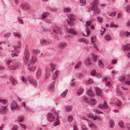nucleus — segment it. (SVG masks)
<instances>
[{"label":"nucleus","instance_id":"nucleus-1","mask_svg":"<svg viewBox=\"0 0 130 130\" xmlns=\"http://www.w3.org/2000/svg\"><path fill=\"white\" fill-rule=\"evenodd\" d=\"M21 62L18 61L13 63L8 67V69L10 70H15L19 68L21 66Z\"/></svg>","mask_w":130,"mask_h":130},{"label":"nucleus","instance_id":"nucleus-2","mask_svg":"<svg viewBox=\"0 0 130 130\" xmlns=\"http://www.w3.org/2000/svg\"><path fill=\"white\" fill-rule=\"evenodd\" d=\"M68 17L69 20H67L68 23L71 27H72V25H73L74 22L73 20H75V17L73 14H69L68 15Z\"/></svg>","mask_w":130,"mask_h":130},{"label":"nucleus","instance_id":"nucleus-3","mask_svg":"<svg viewBox=\"0 0 130 130\" xmlns=\"http://www.w3.org/2000/svg\"><path fill=\"white\" fill-rule=\"evenodd\" d=\"M29 55V51L27 50H25L24 52V56L23 57V59L26 63H27L28 62Z\"/></svg>","mask_w":130,"mask_h":130},{"label":"nucleus","instance_id":"nucleus-4","mask_svg":"<svg viewBox=\"0 0 130 130\" xmlns=\"http://www.w3.org/2000/svg\"><path fill=\"white\" fill-rule=\"evenodd\" d=\"M54 33L56 35H61L62 34V30L60 27L58 26L55 27L53 29Z\"/></svg>","mask_w":130,"mask_h":130},{"label":"nucleus","instance_id":"nucleus-5","mask_svg":"<svg viewBox=\"0 0 130 130\" xmlns=\"http://www.w3.org/2000/svg\"><path fill=\"white\" fill-rule=\"evenodd\" d=\"M10 108L12 110H14L16 109H19V107L16 102L13 101L11 104Z\"/></svg>","mask_w":130,"mask_h":130},{"label":"nucleus","instance_id":"nucleus-6","mask_svg":"<svg viewBox=\"0 0 130 130\" xmlns=\"http://www.w3.org/2000/svg\"><path fill=\"white\" fill-rule=\"evenodd\" d=\"M46 116L47 118L48 121L51 122L54 120L55 118L52 113H48L47 114Z\"/></svg>","mask_w":130,"mask_h":130},{"label":"nucleus","instance_id":"nucleus-7","mask_svg":"<svg viewBox=\"0 0 130 130\" xmlns=\"http://www.w3.org/2000/svg\"><path fill=\"white\" fill-rule=\"evenodd\" d=\"M7 106H0V112L2 114H5L6 112Z\"/></svg>","mask_w":130,"mask_h":130},{"label":"nucleus","instance_id":"nucleus-8","mask_svg":"<svg viewBox=\"0 0 130 130\" xmlns=\"http://www.w3.org/2000/svg\"><path fill=\"white\" fill-rule=\"evenodd\" d=\"M28 69L30 71L33 72L36 68V66L33 65L29 64L28 66Z\"/></svg>","mask_w":130,"mask_h":130},{"label":"nucleus","instance_id":"nucleus-9","mask_svg":"<svg viewBox=\"0 0 130 130\" xmlns=\"http://www.w3.org/2000/svg\"><path fill=\"white\" fill-rule=\"evenodd\" d=\"M66 31L72 35H76L77 34V32L73 28H67L66 29Z\"/></svg>","mask_w":130,"mask_h":130},{"label":"nucleus","instance_id":"nucleus-10","mask_svg":"<svg viewBox=\"0 0 130 130\" xmlns=\"http://www.w3.org/2000/svg\"><path fill=\"white\" fill-rule=\"evenodd\" d=\"M98 107L101 109H102L103 108L105 109L108 108L107 103L105 101H104V103L103 105L102 104H100L98 105Z\"/></svg>","mask_w":130,"mask_h":130},{"label":"nucleus","instance_id":"nucleus-11","mask_svg":"<svg viewBox=\"0 0 130 130\" xmlns=\"http://www.w3.org/2000/svg\"><path fill=\"white\" fill-rule=\"evenodd\" d=\"M122 49L123 51L125 50L129 51H130V44H128L126 45H123L122 47Z\"/></svg>","mask_w":130,"mask_h":130},{"label":"nucleus","instance_id":"nucleus-12","mask_svg":"<svg viewBox=\"0 0 130 130\" xmlns=\"http://www.w3.org/2000/svg\"><path fill=\"white\" fill-rule=\"evenodd\" d=\"M67 46L66 43L65 42H61L58 44V47L60 48L63 49L65 48Z\"/></svg>","mask_w":130,"mask_h":130},{"label":"nucleus","instance_id":"nucleus-13","mask_svg":"<svg viewBox=\"0 0 130 130\" xmlns=\"http://www.w3.org/2000/svg\"><path fill=\"white\" fill-rule=\"evenodd\" d=\"M22 7L23 8L26 9H29L30 7V5L29 4L25 3L22 4Z\"/></svg>","mask_w":130,"mask_h":130},{"label":"nucleus","instance_id":"nucleus-14","mask_svg":"<svg viewBox=\"0 0 130 130\" xmlns=\"http://www.w3.org/2000/svg\"><path fill=\"white\" fill-rule=\"evenodd\" d=\"M9 80L11 81L12 84V85H14L17 83V82L12 76H10L9 78Z\"/></svg>","mask_w":130,"mask_h":130},{"label":"nucleus","instance_id":"nucleus-15","mask_svg":"<svg viewBox=\"0 0 130 130\" xmlns=\"http://www.w3.org/2000/svg\"><path fill=\"white\" fill-rule=\"evenodd\" d=\"M41 69L40 68L38 69L36 73V76L38 78H39L41 75Z\"/></svg>","mask_w":130,"mask_h":130},{"label":"nucleus","instance_id":"nucleus-16","mask_svg":"<svg viewBox=\"0 0 130 130\" xmlns=\"http://www.w3.org/2000/svg\"><path fill=\"white\" fill-rule=\"evenodd\" d=\"M87 94L88 96L91 97H93L95 95L94 93L90 90H88Z\"/></svg>","mask_w":130,"mask_h":130},{"label":"nucleus","instance_id":"nucleus-17","mask_svg":"<svg viewBox=\"0 0 130 130\" xmlns=\"http://www.w3.org/2000/svg\"><path fill=\"white\" fill-rule=\"evenodd\" d=\"M49 14V13L48 12H44L42 14V17L40 18V19L41 20L44 19L45 18L47 17Z\"/></svg>","mask_w":130,"mask_h":130},{"label":"nucleus","instance_id":"nucleus-18","mask_svg":"<svg viewBox=\"0 0 130 130\" xmlns=\"http://www.w3.org/2000/svg\"><path fill=\"white\" fill-rule=\"evenodd\" d=\"M29 82L30 84L35 86H36L37 85V82L36 80L34 79H31L29 80Z\"/></svg>","mask_w":130,"mask_h":130},{"label":"nucleus","instance_id":"nucleus-19","mask_svg":"<svg viewBox=\"0 0 130 130\" xmlns=\"http://www.w3.org/2000/svg\"><path fill=\"white\" fill-rule=\"evenodd\" d=\"M115 125V124L114 121L111 119L109 121V126L111 128H113Z\"/></svg>","mask_w":130,"mask_h":130},{"label":"nucleus","instance_id":"nucleus-20","mask_svg":"<svg viewBox=\"0 0 130 130\" xmlns=\"http://www.w3.org/2000/svg\"><path fill=\"white\" fill-rule=\"evenodd\" d=\"M95 90L96 94L98 95H100L102 92L101 90L98 87L96 88Z\"/></svg>","mask_w":130,"mask_h":130},{"label":"nucleus","instance_id":"nucleus-21","mask_svg":"<svg viewBox=\"0 0 130 130\" xmlns=\"http://www.w3.org/2000/svg\"><path fill=\"white\" fill-rule=\"evenodd\" d=\"M59 118V117L57 116L56 119L54 122V126H55L59 124H60V122L59 121V120L58 119V118Z\"/></svg>","mask_w":130,"mask_h":130},{"label":"nucleus","instance_id":"nucleus-22","mask_svg":"<svg viewBox=\"0 0 130 130\" xmlns=\"http://www.w3.org/2000/svg\"><path fill=\"white\" fill-rule=\"evenodd\" d=\"M41 43L43 45H46L48 44L49 42L47 40L43 39L41 40Z\"/></svg>","mask_w":130,"mask_h":130},{"label":"nucleus","instance_id":"nucleus-23","mask_svg":"<svg viewBox=\"0 0 130 130\" xmlns=\"http://www.w3.org/2000/svg\"><path fill=\"white\" fill-rule=\"evenodd\" d=\"M116 105L117 106L120 107L122 105L121 102L119 100H117L115 101Z\"/></svg>","mask_w":130,"mask_h":130},{"label":"nucleus","instance_id":"nucleus-24","mask_svg":"<svg viewBox=\"0 0 130 130\" xmlns=\"http://www.w3.org/2000/svg\"><path fill=\"white\" fill-rule=\"evenodd\" d=\"M37 60V58L35 56H33L31 59V62L32 63H35Z\"/></svg>","mask_w":130,"mask_h":130},{"label":"nucleus","instance_id":"nucleus-25","mask_svg":"<svg viewBox=\"0 0 130 130\" xmlns=\"http://www.w3.org/2000/svg\"><path fill=\"white\" fill-rule=\"evenodd\" d=\"M72 107L70 106H66L65 107V110L67 111H69L72 110Z\"/></svg>","mask_w":130,"mask_h":130},{"label":"nucleus","instance_id":"nucleus-26","mask_svg":"<svg viewBox=\"0 0 130 130\" xmlns=\"http://www.w3.org/2000/svg\"><path fill=\"white\" fill-rule=\"evenodd\" d=\"M118 124L119 126L121 128H123L124 127V122L122 121H119L118 122Z\"/></svg>","mask_w":130,"mask_h":130},{"label":"nucleus","instance_id":"nucleus-27","mask_svg":"<svg viewBox=\"0 0 130 130\" xmlns=\"http://www.w3.org/2000/svg\"><path fill=\"white\" fill-rule=\"evenodd\" d=\"M63 10L65 12H69L71 11V9L70 8H64Z\"/></svg>","mask_w":130,"mask_h":130},{"label":"nucleus","instance_id":"nucleus-28","mask_svg":"<svg viewBox=\"0 0 130 130\" xmlns=\"http://www.w3.org/2000/svg\"><path fill=\"white\" fill-rule=\"evenodd\" d=\"M105 39L107 41H108L110 40L111 39V38L110 36L108 34H107L104 37Z\"/></svg>","mask_w":130,"mask_h":130},{"label":"nucleus","instance_id":"nucleus-29","mask_svg":"<svg viewBox=\"0 0 130 130\" xmlns=\"http://www.w3.org/2000/svg\"><path fill=\"white\" fill-rule=\"evenodd\" d=\"M125 10L127 12L129 13L130 12V4L126 6Z\"/></svg>","mask_w":130,"mask_h":130},{"label":"nucleus","instance_id":"nucleus-30","mask_svg":"<svg viewBox=\"0 0 130 130\" xmlns=\"http://www.w3.org/2000/svg\"><path fill=\"white\" fill-rule=\"evenodd\" d=\"M81 62L80 61H79L78 62L77 64L75 66V68L76 69L77 68H80L81 67Z\"/></svg>","mask_w":130,"mask_h":130},{"label":"nucleus","instance_id":"nucleus-31","mask_svg":"<svg viewBox=\"0 0 130 130\" xmlns=\"http://www.w3.org/2000/svg\"><path fill=\"white\" fill-rule=\"evenodd\" d=\"M98 7L96 5H92L91 7V10L92 11H94L98 9Z\"/></svg>","mask_w":130,"mask_h":130},{"label":"nucleus","instance_id":"nucleus-32","mask_svg":"<svg viewBox=\"0 0 130 130\" xmlns=\"http://www.w3.org/2000/svg\"><path fill=\"white\" fill-rule=\"evenodd\" d=\"M50 66H51V68L50 69L51 71H53L55 68L56 66L53 64V63H51L50 64Z\"/></svg>","mask_w":130,"mask_h":130},{"label":"nucleus","instance_id":"nucleus-33","mask_svg":"<svg viewBox=\"0 0 130 130\" xmlns=\"http://www.w3.org/2000/svg\"><path fill=\"white\" fill-rule=\"evenodd\" d=\"M93 82V80L91 79H90L86 81V83L88 84H92Z\"/></svg>","mask_w":130,"mask_h":130},{"label":"nucleus","instance_id":"nucleus-34","mask_svg":"<svg viewBox=\"0 0 130 130\" xmlns=\"http://www.w3.org/2000/svg\"><path fill=\"white\" fill-rule=\"evenodd\" d=\"M68 92V90L67 89L64 92L62 93L61 95V96L63 97H65L66 96Z\"/></svg>","mask_w":130,"mask_h":130},{"label":"nucleus","instance_id":"nucleus-35","mask_svg":"<svg viewBox=\"0 0 130 130\" xmlns=\"http://www.w3.org/2000/svg\"><path fill=\"white\" fill-rule=\"evenodd\" d=\"M126 78V77L125 76H122L119 78V80L120 81H124Z\"/></svg>","mask_w":130,"mask_h":130},{"label":"nucleus","instance_id":"nucleus-36","mask_svg":"<svg viewBox=\"0 0 130 130\" xmlns=\"http://www.w3.org/2000/svg\"><path fill=\"white\" fill-rule=\"evenodd\" d=\"M90 61V58L89 57H88L87 58L85 61V63L87 64H89V65H91L92 63H91L89 62Z\"/></svg>","mask_w":130,"mask_h":130},{"label":"nucleus","instance_id":"nucleus-37","mask_svg":"<svg viewBox=\"0 0 130 130\" xmlns=\"http://www.w3.org/2000/svg\"><path fill=\"white\" fill-rule=\"evenodd\" d=\"M13 34L15 36L17 37L18 38H21V35L19 33L14 32L13 33Z\"/></svg>","mask_w":130,"mask_h":130},{"label":"nucleus","instance_id":"nucleus-38","mask_svg":"<svg viewBox=\"0 0 130 130\" xmlns=\"http://www.w3.org/2000/svg\"><path fill=\"white\" fill-rule=\"evenodd\" d=\"M91 41L92 42V43L95 42L96 41V39L95 37L94 36H92L91 37Z\"/></svg>","mask_w":130,"mask_h":130},{"label":"nucleus","instance_id":"nucleus-39","mask_svg":"<svg viewBox=\"0 0 130 130\" xmlns=\"http://www.w3.org/2000/svg\"><path fill=\"white\" fill-rule=\"evenodd\" d=\"M52 111L53 112H54L55 114L56 115H57V116H58V115L59 114V111H56L54 108H53L52 109Z\"/></svg>","mask_w":130,"mask_h":130},{"label":"nucleus","instance_id":"nucleus-40","mask_svg":"<svg viewBox=\"0 0 130 130\" xmlns=\"http://www.w3.org/2000/svg\"><path fill=\"white\" fill-rule=\"evenodd\" d=\"M7 102V101L6 100H2L0 99V102L3 104L5 105Z\"/></svg>","mask_w":130,"mask_h":130},{"label":"nucleus","instance_id":"nucleus-41","mask_svg":"<svg viewBox=\"0 0 130 130\" xmlns=\"http://www.w3.org/2000/svg\"><path fill=\"white\" fill-rule=\"evenodd\" d=\"M111 85V83L109 81H107L106 83V86H107L109 87H110Z\"/></svg>","mask_w":130,"mask_h":130},{"label":"nucleus","instance_id":"nucleus-42","mask_svg":"<svg viewBox=\"0 0 130 130\" xmlns=\"http://www.w3.org/2000/svg\"><path fill=\"white\" fill-rule=\"evenodd\" d=\"M24 116H22L19 118L18 120V121L19 122H21L24 119Z\"/></svg>","mask_w":130,"mask_h":130},{"label":"nucleus","instance_id":"nucleus-43","mask_svg":"<svg viewBox=\"0 0 130 130\" xmlns=\"http://www.w3.org/2000/svg\"><path fill=\"white\" fill-rule=\"evenodd\" d=\"M77 93L78 95H80L81 93V89H78L77 91Z\"/></svg>","mask_w":130,"mask_h":130},{"label":"nucleus","instance_id":"nucleus-44","mask_svg":"<svg viewBox=\"0 0 130 130\" xmlns=\"http://www.w3.org/2000/svg\"><path fill=\"white\" fill-rule=\"evenodd\" d=\"M21 79L22 80V81L24 83H26L27 81V80L26 79H25L23 76H22L21 77Z\"/></svg>","mask_w":130,"mask_h":130},{"label":"nucleus","instance_id":"nucleus-45","mask_svg":"<svg viewBox=\"0 0 130 130\" xmlns=\"http://www.w3.org/2000/svg\"><path fill=\"white\" fill-rule=\"evenodd\" d=\"M97 19L98 21L100 23H102L103 21V19L102 18L100 17H98Z\"/></svg>","mask_w":130,"mask_h":130},{"label":"nucleus","instance_id":"nucleus-46","mask_svg":"<svg viewBox=\"0 0 130 130\" xmlns=\"http://www.w3.org/2000/svg\"><path fill=\"white\" fill-rule=\"evenodd\" d=\"M82 42H83L86 43H87L88 42V41L85 38H82Z\"/></svg>","mask_w":130,"mask_h":130},{"label":"nucleus","instance_id":"nucleus-47","mask_svg":"<svg viewBox=\"0 0 130 130\" xmlns=\"http://www.w3.org/2000/svg\"><path fill=\"white\" fill-rule=\"evenodd\" d=\"M73 117L72 116H69L68 117V121H72L73 120Z\"/></svg>","mask_w":130,"mask_h":130},{"label":"nucleus","instance_id":"nucleus-48","mask_svg":"<svg viewBox=\"0 0 130 130\" xmlns=\"http://www.w3.org/2000/svg\"><path fill=\"white\" fill-rule=\"evenodd\" d=\"M57 76V74H56V73H54L53 75L52 78L53 80H55Z\"/></svg>","mask_w":130,"mask_h":130},{"label":"nucleus","instance_id":"nucleus-49","mask_svg":"<svg viewBox=\"0 0 130 130\" xmlns=\"http://www.w3.org/2000/svg\"><path fill=\"white\" fill-rule=\"evenodd\" d=\"M91 74L92 75H94L96 74V72L95 70H93L91 71Z\"/></svg>","mask_w":130,"mask_h":130},{"label":"nucleus","instance_id":"nucleus-50","mask_svg":"<svg viewBox=\"0 0 130 130\" xmlns=\"http://www.w3.org/2000/svg\"><path fill=\"white\" fill-rule=\"evenodd\" d=\"M86 23L87 24V26H90V25L91 23H92V22L91 20H90L88 21H86Z\"/></svg>","mask_w":130,"mask_h":130},{"label":"nucleus","instance_id":"nucleus-51","mask_svg":"<svg viewBox=\"0 0 130 130\" xmlns=\"http://www.w3.org/2000/svg\"><path fill=\"white\" fill-rule=\"evenodd\" d=\"M83 98L84 100L86 103H88V99L85 96H83Z\"/></svg>","mask_w":130,"mask_h":130},{"label":"nucleus","instance_id":"nucleus-52","mask_svg":"<svg viewBox=\"0 0 130 130\" xmlns=\"http://www.w3.org/2000/svg\"><path fill=\"white\" fill-rule=\"evenodd\" d=\"M54 85H55V82H52V83L50 86V88H53V89L54 88Z\"/></svg>","mask_w":130,"mask_h":130},{"label":"nucleus","instance_id":"nucleus-53","mask_svg":"<svg viewBox=\"0 0 130 130\" xmlns=\"http://www.w3.org/2000/svg\"><path fill=\"white\" fill-rule=\"evenodd\" d=\"M130 35V33L129 32L126 31L125 32V35L126 37H128Z\"/></svg>","mask_w":130,"mask_h":130},{"label":"nucleus","instance_id":"nucleus-54","mask_svg":"<svg viewBox=\"0 0 130 130\" xmlns=\"http://www.w3.org/2000/svg\"><path fill=\"white\" fill-rule=\"evenodd\" d=\"M20 124L22 128H24V129H26V126L24 125L21 123H20Z\"/></svg>","mask_w":130,"mask_h":130},{"label":"nucleus","instance_id":"nucleus-55","mask_svg":"<svg viewBox=\"0 0 130 130\" xmlns=\"http://www.w3.org/2000/svg\"><path fill=\"white\" fill-rule=\"evenodd\" d=\"M17 126L16 125H14L12 127V130H17Z\"/></svg>","mask_w":130,"mask_h":130},{"label":"nucleus","instance_id":"nucleus-56","mask_svg":"<svg viewBox=\"0 0 130 130\" xmlns=\"http://www.w3.org/2000/svg\"><path fill=\"white\" fill-rule=\"evenodd\" d=\"M33 52L34 53L37 54L39 53V51L38 50H35Z\"/></svg>","mask_w":130,"mask_h":130},{"label":"nucleus","instance_id":"nucleus-57","mask_svg":"<svg viewBox=\"0 0 130 130\" xmlns=\"http://www.w3.org/2000/svg\"><path fill=\"white\" fill-rule=\"evenodd\" d=\"M91 103L93 102V105H94L96 103V101L94 99H91Z\"/></svg>","mask_w":130,"mask_h":130},{"label":"nucleus","instance_id":"nucleus-58","mask_svg":"<svg viewBox=\"0 0 130 130\" xmlns=\"http://www.w3.org/2000/svg\"><path fill=\"white\" fill-rule=\"evenodd\" d=\"M98 4V2L97 1L95 0L94 1L93 3V5H96Z\"/></svg>","mask_w":130,"mask_h":130},{"label":"nucleus","instance_id":"nucleus-59","mask_svg":"<svg viewBox=\"0 0 130 130\" xmlns=\"http://www.w3.org/2000/svg\"><path fill=\"white\" fill-rule=\"evenodd\" d=\"M101 27H102V29H103L104 30L103 31H101V35H103V34L104 33L105 31V28L103 27H102V26H101Z\"/></svg>","mask_w":130,"mask_h":130},{"label":"nucleus","instance_id":"nucleus-60","mask_svg":"<svg viewBox=\"0 0 130 130\" xmlns=\"http://www.w3.org/2000/svg\"><path fill=\"white\" fill-rule=\"evenodd\" d=\"M116 14V12H114L113 13H112L109 14L110 16L112 17L113 16H115V15Z\"/></svg>","mask_w":130,"mask_h":130},{"label":"nucleus","instance_id":"nucleus-61","mask_svg":"<svg viewBox=\"0 0 130 130\" xmlns=\"http://www.w3.org/2000/svg\"><path fill=\"white\" fill-rule=\"evenodd\" d=\"M124 83L125 84L130 85V81H126L124 82Z\"/></svg>","mask_w":130,"mask_h":130},{"label":"nucleus","instance_id":"nucleus-62","mask_svg":"<svg viewBox=\"0 0 130 130\" xmlns=\"http://www.w3.org/2000/svg\"><path fill=\"white\" fill-rule=\"evenodd\" d=\"M100 10L98 9L96 12H94L93 13L94 14L96 15L97 14H99L100 13Z\"/></svg>","mask_w":130,"mask_h":130},{"label":"nucleus","instance_id":"nucleus-63","mask_svg":"<svg viewBox=\"0 0 130 130\" xmlns=\"http://www.w3.org/2000/svg\"><path fill=\"white\" fill-rule=\"evenodd\" d=\"M73 130H79L78 129L77 126L76 125H74Z\"/></svg>","mask_w":130,"mask_h":130},{"label":"nucleus","instance_id":"nucleus-64","mask_svg":"<svg viewBox=\"0 0 130 130\" xmlns=\"http://www.w3.org/2000/svg\"><path fill=\"white\" fill-rule=\"evenodd\" d=\"M82 128L83 130H88L87 128L84 126H83Z\"/></svg>","mask_w":130,"mask_h":130}]
</instances>
